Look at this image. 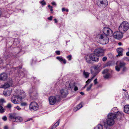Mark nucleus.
<instances>
[{
	"instance_id": "1",
	"label": "nucleus",
	"mask_w": 129,
	"mask_h": 129,
	"mask_svg": "<svg viewBox=\"0 0 129 129\" xmlns=\"http://www.w3.org/2000/svg\"><path fill=\"white\" fill-rule=\"evenodd\" d=\"M25 93L23 91H21L20 95H15L12 96L11 99V102L14 104L20 103L25 96Z\"/></svg>"
},
{
	"instance_id": "2",
	"label": "nucleus",
	"mask_w": 129,
	"mask_h": 129,
	"mask_svg": "<svg viewBox=\"0 0 129 129\" xmlns=\"http://www.w3.org/2000/svg\"><path fill=\"white\" fill-rule=\"evenodd\" d=\"M129 28V24L126 21L122 22L119 27V30L121 32L124 33Z\"/></svg>"
},
{
	"instance_id": "3",
	"label": "nucleus",
	"mask_w": 129,
	"mask_h": 129,
	"mask_svg": "<svg viewBox=\"0 0 129 129\" xmlns=\"http://www.w3.org/2000/svg\"><path fill=\"white\" fill-rule=\"evenodd\" d=\"M123 116V114L121 112L117 111L116 113H111L107 115L108 118L114 120L116 118H119Z\"/></svg>"
},
{
	"instance_id": "4",
	"label": "nucleus",
	"mask_w": 129,
	"mask_h": 129,
	"mask_svg": "<svg viewBox=\"0 0 129 129\" xmlns=\"http://www.w3.org/2000/svg\"><path fill=\"white\" fill-rule=\"evenodd\" d=\"M97 38L100 39V42L103 45L105 44L108 43L109 39L107 36H104L102 35L99 34L97 36Z\"/></svg>"
},
{
	"instance_id": "5",
	"label": "nucleus",
	"mask_w": 129,
	"mask_h": 129,
	"mask_svg": "<svg viewBox=\"0 0 129 129\" xmlns=\"http://www.w3.org/2000/svg\"><path fill=\"white\" fill-rule=\"evenodd\" d=\"M60 94L56 96L58 100H59L61 98H65L68 94L67 90L66 89H61L60 90Z\"/></svg>"
},
{
	"instance_id": "6",
	"label": "nucleus",
	"mask_w": 129,
	"mask_h": 129,
	"mask_svg": "<svg viewBox=\"0 0 129 129\" xmlns=\"http://www.w3.org/2000/svg\"><path fill=\"white\" fill-rule=\"evenodd\" d=\"M97 5L99 7L104 8L107 6L108 2L107 0H98Z\"/></svg>"
},
{
	"instance_id": "7",
	"label": "nucleus",
	"mask_w": 129,
	"mask_h": 129,
	"mask_svg": "<svg viewBox=\"0 0 129 129\" xmlns=\"http://www.w3.org/2000/svg\"><path fill=\"white\" fill-rule=\"evenodd\" d=\"M9 118L13 122H19L22 121V118L19 116L16 117L14 114H11L9 116Z\"/></svg>"
},
{
	"instance_id": "8",
	"label": "nucleus",
	"mask_w": 129,
	"mask_h": 129,
	"mask_svg": "<svg viewBox=\"0 0 129 129\" xmlns=\"http://www.w3.org/2000/svg\"><path fill=\"white\" fill-rule=\"evenodd\" d=\"M116 65L115 67L116 70L117 71H119L120 69L125 66L126 63L122 61H118L116 63Z\"/></svg>"
},
{
	"instance_id": "9",
	"label": "nucleus",
	"mask_w": 129,
	"mask_h": 129,
	"mask_svg": "<svg viewBox=\"0 0 129 129\" xmlns=\"http://www.w3.org/2000/svg\"><path fill=\"white\" fill-rule=\"evenodd\" d=\"M104 33L106 36H112L113 35V32L112 30L110 28L107 27H105L103 29Z\"/></svg>"
},
{
	"instance_id": "10",
	"label": "nucleus",
	"mask_w": 129,
	"mask_h": 129,
	"mask_svg": "<svg viewBox=\"0 0 129 129\" xmlns=\"http://www.w3.org/2000/svg\"><path fill=\"white\" fill-rule=\"evenodd\" d=\"M39 108L38 104L35 102H31L29 105V109L32 111H36Z\"/></svg>"
},
{
	"instance_id": "11",
	"label": "nucleus",
	"mask_w": 129,
	"mask_h": 129,
	"mask_svg": "<svg viewBox=\"0 0 129 129\" xmlns=\"http://www.w3.org/2000/svg\"><path fill=\"white\" fill-rule=\"evenodd\" d=\"M122 33L120 31H117L115 32L114 33H113L112 36L115 38L119 39L121 38L122 37Z\"/></svg>"
},
{
	"instance_id": "12",
	"label": "nucleus",
	"mask_w": 129,
	"mask_h": 129,
	"mask_svg": "<svg viewBox=\"0 0 129 129\" xmlns=\"http://www.w3.org/2000/svg\"><path fill=\"white\" fill-rule=\"evenodd\" d=\"M94 52L98 55H103L104 52V50L102 48H99L95 49Z\"/></svg>"
},
{
	"instance_id": "13",
	"label": "nucleus",
	"mask_w": 129,
	"mask_h": 129,
	"mask_svg": "<svg viewBox=\"0 0 129 129\" xmlns=\"http://www.w3.org/2000/svg\"><path fill=\"white\" fill-rule=\"evenodd\" d=\"M90 57L91 58V60L93 61H98L99 57V55L94 52L93 53L90 54Z\"/></svg>"
},
{
	"instance_id": "14",
	"label": "nucleus",
	"mask_w": 129,
	"mask_h": 129,
	"mask_svg": "<svg viewBox=\"0 0 129 129\" xmlns=\"http://www.w3.org/2000/svg\"><path fill=\"white\" fill-rule=\"evenodd\" d=\"M56 98L54 96H51L49 98V103L51 105H54L56 103Z\"/></svg>"
},
{
	"instance_id": "15",
	"label": "nucleus",
	"mask_w": 129,
	"mask_h": 129,
	"mask_svg": "<svg viewBox=\"0 0 129 129\" xmlns=\"http://www.w3.org/2000/svg\"><path fill=\"white\" fill-rule=\"evenodd\" d=\"M103 74V76L104 78L106 79H107L110 77L111 75L109 73L108 70L106 69L104 70L102 72Z\"/></svg>"
},
{
	"instance_id": "16",
	"label": "nucleus",
	"mask_w": 129,
	"mask_h": 129,
	"mask_svg": "<svg viewBox=\"0 0 129 129\" xmlns=\"http://www.w3.org/2000/svg\"><path fill=\"white\" fill-rule=\"evenodd\" d=\"M114 120L113 119L108 118L107 121V124L108 125L111 126L113 125L114 123Z\"/></svg>"
},
{
	"instance_id": "17",
	"label": "nucleus",
	"mask_w": 129,
	"mask_h": 129,
	"mask_svg": "<svg viewBox=\"0 0 129 129\" xmlns=\"http://www.w3.org/2000/svg\"><path fill=\"white\" fill-rule=\"evenodd\" d=\"M7 75L5 73H3L0 75V80H5L7 78Z\"/></svg>"
},
{
	"instance_id": "18",
	"label": "nucleus",
	"mask_w": 129,
	"mask_h": 129,
	"mask_svg": "<svg viewBox=\"0 0 129 129\" xmlns=\"http://www.w3.org/2000/svg\"><path fill=\"white\" fill-rule=\"evenodd\" d=\"M123 49L122 48H119L117 49V51L118 53V55H117V57L121 56L122 55V53Z\"/></svg>"
},
{
	"instance_id": "19",
	"label": "nucleus",
	"mask_w": 129,
	"mask_h": 129,
	"mask_svg": "<svg viewBox=\"0 0 129 129\" xmlns=\"http://www.w3.org/2000/svg\"><path fill=\"white\" fill-rule=\"evenodd\" d=\"M56 58L61 62H62L64 64H66L67 62L66 60L65 59H63L61 57L58 56Z\"/></svg>"
},
{
	"instance_id": "20",
	"label": "nucleus",
	"mask_w": 129,
	"mask_h": 129,
	"mask_svg": "<svg viewBox=\"0 0 129 129\" xmlns=\"http://www.w3.org/2000/svg\"><path fill=\"white\" fill-rule=\"evenodd\" d=\"M124 111L125 113L129 114V105H125L124 106Z\"/></svg>"
},
{
	"instance_id": "21",
	"label": "nucleus",
	"mask_w": 129,
	"mask_h": 129,
	"mask_svg": "<svg viewBox=\"0 0 129 129\" xmlns=\"http://www.w3.org/2000/svg\"><path fill=\"white\" fill-rule=\"evenodd\" d=\"M12 91L11 90H8L5 92H4V94L6 96H9L11 94Z\"/></svg>"
},
{
	"instance_id": "22",
	"label": "nucleus",
	"mask_w": 129,
	"mask_h": 129,
	"mask_svg": "<svg viewBox=\"0 0 129 129\" xmlns=\"http://www.w3.org/2000/svg\"><path fill=\"white\" fill-rule=\"evenodd\" d=\"M10 87V85L7 83H4L0 86V87L4 88H8Z\"/></svg>"
},
{
	"instance_id": "23",
	"label": "nucleus",
	"mask_w": 129,
	"mask_h": 129,
	"mask_svg": "<svg viewBox=\"0 0 129 129\" xmlns=\"http://www.w3.org/2000/svg\"><path fill=\"white\" fill-rule=\"evenodd\" d=\"M85 59L87 63H90L91 58L90 57V55H87L85 56Z\"/></svg>"
},
{
	"instance_id": "24",
	"label": "nucleus",
	"mask_w": 129,
	"mask_h": 129,
	"mask_svg": "<svg viewBox=\"0 0 129 129\" xmlns=\"http://www.w3.org/2000/svg\"><path fill=\"white\" fill-rule=\"evenodd\" d=\"M96 71L95 72H93L92 70H91V74H92V76L93 78H94L99 72L100 71L99 70H96Z\"/></svg>"
},
{
	"instance_id": "25",
	"label": "nucleus",
	"mask_w": 129,
	"mask_h": 129,
	"mask_svg": "<svg viewBox=\"0 0 129 129\" xmlns=\"http://www.w3.org/2000/svg\"><path fill=\"white\" fill-rule=\"evenodd\" d=\"M89 73L85 72V71H84L83 73V76H84L85 78H88L89 76Z\"/></svg>"
},
{
	"instance_id": "26",
	"label": "nucleus",
	"mask_w": 129,
	"mask_h": 129,
	"mask_svg": "<svg viewBox=\"0 0 129 129\" xmlns=\"http://www.w3.org/2000/svg\"><path fill=\"white\" fill-rule=\"evenodd\" d=\"M59 122L58 121H57L53 126L52 127V129H53L55 128L57 126L59 125Z\"/></svg>"
},
{
	"instance_id": "27",
	"label": "nucleus",
	"mask_w": 129,
	"mask_h": 129,
	"mask_svg": "<svg viewBox=\"0 0 129 129\" xmlns=\"http://www.w3.org/2000/svg\"><path fill=\"white\" fill-rule=\"evenodd\" d=\"M94 129H103V126L101 124H98Z\"/></svg>"
},
{
	"instance_id": "28",
	"label": "nucleus",
	"mask_w": 129,
	"mask_h": 129,
	"mask_svg": "<svg viewBox=\"0 0 129 129\" xmlns=\"http://www.w3.org/2000/svg\"><path fill=\"white\" fill-rule=\"evenodd\" d=\"M5 110L3 107L0 105V113H2L5 112Z\"/></svg>"
},
{
	"instance_id": "29",
	"label": "nucleus",
	"mask_w": 129,
	"mask_h": 129,
	"mask_svg": "<svg viewBox=\"0 0 129 129\" xmlns=\"http://www.w3.org/2000/svg\"><path fill=\"white\" fill-rule=\"evenodd\" d=\"M20 103V106H26L27 105V103L25 102H21Z\"/></svg>"
},
{
	"instance_id": "30",
	"label": "nucleus",
	"mask_w": 129,
	"mask_h": 129,
	"mask_svg": "<svg viewBox=\"0 0 129 129\" xmlns=\"http://www.w3.org/2000/svg\"><path fill=\"white\" fill-rule=\"evenodd\" d=\"M83 106L82 105L81 103H80L77 105V108L79 110Z\"/></svg>"
},
{
	"instance_id": "31",
	"label": "nucleus",
	"mask_w": 129,
	"mask_h": 129,
	"mask_svg": "<svg viewBox=\"0 0 129 129\" xmlns=\"http://www.w3.org/2000/svg\"><path fill=\"white\" fill-rule=\"evenodd\" d=\"M93 78L92 77L90 79H89L86 82V83H87L86 84L87 85L93 79Z\"/></svg>"
},
{
	"instance_id": "32",
	"label": "nucleus",
	"mask_w": 129,
	"mask_h": 129,
	"mask_svg": "<svg viewBox=\"0 0 129 129\" xmlns=\"http://www.w3.org/2000/svg\"><path fill=\"white\" fill-rule=\"evenodd\" d=\"M92 85V84H90L89 86L87 88L86 90L87 91H89L90 90Z\"/></svg>"
},
{
	"instance_id": "33",
	"label": "nucleus",
	"mask_w": 129,
	"mask_h": 129,
	"mask_svg": "<svg viewBox=\"0 0 129 129\" xmlns=\"http://www.w3.org/2000/svg\"><path fill=\"white\" fill-rule=\"evenodd\" d=\"M14 108L17 109L19 111H20L21 110V108L20 107L18 106H17L16 107H14Z\"/></svg>"
},
{
	"instance_id": "34",
	"label": "nucleus",
	"mask_w": 129,
	"mask_h": 129,
	"mask_svg": "<svg viewBox=\"0 0 129 129\" xmlns=\"http://www.w3.org/2000/svg\"><path fill=\"white\" fill-rule=\"evenodd\" d=\"M122 71L123 72L125 71L127 69L125 67V66L122 67Z\"/></svg>"
},
{
	"instance_id": "35",
	"label": "nucleus",
	"mask_w": 129,
	"mask_h": 129,
	"mask_svg": "<svg viewBox=\"0 0 129 129\" xmlns=\"http://www.w3.org/2000/svg\"><path fill=\"white\" fill-rule=\"evenodd\" d=\"M7 107L9 108H11L12 107V106L11 104L10 103L8 104L7 105Z\"/></svg>"
},
{
	"instance_id": "36",
	"label": "nucleus",
	"mask_w": 129,
	"mask_h": 129,
	"mask_svg": "<svg viewBox=\"0 0 129 129\" xmlns=\"http://www.w3.org/2000/svg\"><path fill=\"white\" fill-rule=\"evenodd\" d=\"M41 3L42 5H45L46 4V3L44 0H43L41 2Z\"/></svg>"
},
{
	"instance_id": "37",
	"label": "nucleus",
	"mask_w": 129,
	"mask_h": 129,
	"mask_svg": "<svg viewBox=\"0 0 129 129\" xmlns=\"http://www.w3.org/2000/svg\"><path fill=\"white\" fill-rule=\"evenodd\" d=\"M98 68L99 67L98 66H95L93 67V68L95 71L99 70H98Z\"/></svg>"
},
{
	"instance_id": "38",
	"label": "nucleus",
	"mask_w": 129,
	"mask_h": 129,
	"mask_svg": "<svg viewBox=\"0 0 129 129\" xmlns=\"http://www.w3.org/2000/svg\"><path fill=\"white\" fill-rule=\"evenodd\" d=\"M72 56L71 55H69L67 57V58L69 60H71V59Z\"/></svg>"
},
{
	"instance_id": "39",
	"label": "nucleus",
	"mask_w": 129,
	"mask_h": 129,
	"mask_svg": "<svg viewBox=\"0 0 129 129\" xmlns=\"http://www.w3.org/2000/svg\"><path fill=\"white\" fill-rule=\"evenodd\" d=\"M107 57L106 56L104 57L102 59L103 61H105L107 59Z\"/></svg>"
},
{
	"instance_id": "40",
	"label": "nucleus",
	"mask_w": 129,
	"mask_h": 129,
	"mask_svg": "<svg viewBox=\"0 0 129 129\" xmlns=\"http://www.w3.org/2000/svg\"><path fill=\"white\" fill-rule=\"evenodd\" d=\"M2 119L4 121H6L7 120V117L6 116H3Z\"/></svg>"
},
{
	"instance_id": "41",
	"label": "nucleus",
	"mask_w": 129,
	"mask_h": 129,
	"mask_svg": "<svg viewBox=\"0 0 129 129\" xmlns=\"http://www.w3.org/2000/svg\"><path fill=\"white\" fill-rule=\"evenodd\" d=\"M94 84L95 85L96 84L98 83V82L97 81V79H95L94 81Z\"/></svg>"
},
{
	"instance_id": "42",
	"label": "nucleus",
	"mask_w": 129,
	"mask_h": 129,
	"mask_svg": "<svg viewBox=\"0 0 129 129\" xmlns=\"http://www.w3.org/2000/svg\"><path fill=\"white\" fill-rule=\"evenodd\" d=\"M53 17L52 16H51L49 17L48 18V19L50 20H51Z\"/></svg>"
},
{
	"instance_id": "43",
	"label": "nucleus",
	"mask_w": 129,
	"mask_h": 129,
	"mask_svg": "<svg viewBox=\"0 0 129 129\" xmlns=\"http://www.w3.org/2000/svg\"><path fill=\"white\" fill-rule=\"evenodd\" d=\"M78 90V87L76 86H75L74 88V90L75 91H76L77 90Z\"/></svg>"
},
{
	"instance_id": "44",
	"label": "nucleus",
	"mask_w": 129,
	"mask_h": 129,
	"mask_svg": "<svg viewBox=\"0 0 129 129\" xmlns=\"http://www.w3.org/2000/svg\"><path fill=\"white\" fill-rule=\"evenodd\" d=\"M55 52L56 54L57 55H59L60 54V52L59 51H56Z\"/></svg>"
},
{
	"instance_id": "45",
	"label": "nucleus",
	"mask_w": 129,
	"mask_h": 129,
	"mask_svg": "<svg viewBox=\"0 0 129 129\" xmlns=\"http://www.w3.org/2000/svg\"><path fill=\"white\" fill-rule=\"evenodd\" d=\"M53 7H51L50 8H49V9H50V11L51 12V13H53Z\"/></svg>"
},
{
	"instance_id": "46",
	"label": "nucleus",
	"mask_w": 129,
	"mask_h": 129,
	"mask_svg": "<svg viewBox=\"0 0 129 129\" xmlns=\"http://www.w3.org/2000/svg\"><path fill=\"white\" fill-rule=\"evenodd\" d=\"M51 4L53 5H54V6H56V3L54 2H52L51 3Z\"/></svg>"
},
{
	"instance_id": "47",
	"label": "nucleus",
	"mask_w": 129,
	"mask_h": 129,
	"mask_svg": "<svg viewBox=\"0 0 129 129\" xmlns=\"http://www.w3.org/2000/svg\"><path fill=\"white\" fill-rule=\"evenodd\" d=\"M74 86V85H72V86H71L69 84V85L68 86V88L69 87H70L71 88H73V87Z\"/></svg>"
},
{
	"instance_id": "48",
	"label": "nucleus",
	"mask_w": 129,
	"mask_h": 129,
	"mask_svg": "<svg viewBox=\"0 0 129 129\" xmlns=\"http://www.w3.org/2000/svg\"><path fill=\"white\" fill-rule=\"evenodd\" d=\"M78 110V109L77 108V107L75 108H74L73 109V110L74 111H76L77 110Z\"/></svg>"
},
{
	"instance_id": "49",
	"label": "nucleus",
	"mask_w": 129,
	"mask_h": 129,
	"mask_svg": "<svg viewBox=\"0 0 129 129\" xmlns=\"http://www.w3.org/2000/svg\"><path fill=\"white\" fill-rule=\"evenodd\" d=\"M66 10V9L65 8H63L62 9V12H63L65 11Z\"/></svg>"
},
{
	"instance_id": "50",
	"label": "nucleus",
	"mask_w": 129,
	"mask_h": 129,
	"mask_svg": "<svg viewBox=\"0 0 129 129\" xmlns=\"http://www.w3.org/2000/svg\"><path fill=\"white\" fill-rule=\"evenodd\" d=\"M0 101L1 102H2V103H3V102L4 101V99H1L0 100Z\"/></svg>"
},
{
	"instance_id": "51",
	"label": "nucleus",
	"mask_w": 129,
	"mask_h": 129,
	"mask_svg": "<svg viewBox=\"0 0 129 129\" xmlns=\"http://www.w3.org/2000/svg\"><path fill=\"white\" fill-rule=\"evenodd\" d=\"M126 55L127 56H129V51L127 52L126 53Z\"/></svg>"
},
{
	"instance_id": "52",
	"label": "nucleus",
	"mask_w": 129,
	"mask_h": 129,
	"mask_svg": "<svg viewBox=\"0 0 129 129\" xmlns=\"http://www.w3.org/2000/svg\"><path fill=\"white\" fill-rule=\"evenodd\" d=\"M8 127L7 126H5L4 127V129H8Z\"/></svg>"
},
{
	"instance_id": "53",
	"label": "nucleus",
	"mask_w": 129,
	"mask_h": 129,
	"mask_svg": "<svg viewBox=\"0 0 129 129\" xmlns=\"http://www.w3.org/2000/svg\"><path fill=\"white\" fill-rule=\"evenodd\" d=\"M14 54H12V56H13V57H16V54H15H15L14 53Z\"/></svg>"
},
{
	"instance_id": "54",
	"label": "nucleus",
	"mask_w": 129,
	"mask_h": 129,
	"mask_svg": "<svg viewBox=\"0 0 129 129\" xmlns=\"http://www.w3.org/2000/svg\"><path fill=\"white\" fill-rule=\"evenodd\" d=\"M80 94H81L82 95H83L84 94V93L83 92H80Z\"/></svg>"
},
{
	"instance_id": "55",
	"label": "nucleus",
	"mask_w": 129,
	"mask_h": 129,
	"mask_svg": "<svg viewBox=\"0 0 129 129\" xmlns=\"http://www.w3.org/2000/svg\"><path fill=\"white\" fill-rule=\"evenodd\" d=\"M118 45L119 46H121L122 45V43L121 42H119L118 43Z\"/></svg>"
},
{
	"instance_id": "56",
	"label": "nucleus",
	"mask_w": 129,
	"mask_h": 129,
	"mask_svg": "<svg viewBox=\"0 0 129 129\" xmlns=\"http://www.w3.org/2000/svg\"><path fill=\"white\" fill-rule=\"evenodd\" d=\"M117 109V108L116 107H114L113 108V109H112V110L113 111L114 110H116Z\"/></svg>"
},
{
	"instance_id": "57",
	"label": "nucleus",
	"mask_w": 129,
	"mask_h": 129,
	"mask_svg": "<svg viewBox=\"0 0 129 129\" xmlns=\"http://www.w3.org/2000/svg\"><path fill=\"white\" fill-rule=\"evenodd\" d=\"M54 20L55 21V23H57V21L56 19H54Z\"/></svg>"
},
{
	"instance_id": "58",
	"label": "nucleus",
	"mask_w": 129,
	"mask_h": 129,
	"mask_svg": "<svg viewBox=\"0 0 129 129\" xmlns=\"http://www.w3.org/2000/svg\"><path fill=\"white\" fill-rule=\"evenodd\" d=\"M18 67H16L15 68H12V71L14 70V69H15V70L17 69V68H18Z\"/></svg>"
},
{
	"instance_id": "59",
	"label": "nucleus",
	"mask_w": 129,
	"mask_h": 129,
	"mask_svg": "<svg viewBox=\"0 0 129 129\" xmlns=\"http://www.w3.org/2000/svg\"><path fill=\"white\" fill-rule=\"evenodd\" d=\"M1 9H0V17L1 16V15L2 14V11H1Z\"/></svg>"
},
{
	"instance_id": "60",
	"label": "nucleus",
	"mask_w": 129,
	"mask_h": 129,
	"mask_svg": "<svg viewBox=\"0 0 129 129\" xmlns=\"http://www.w3.org/2000/svg\"><path fill=\"white\" fill-rule=\"evenodd\" d=\"M65 11L67 12H68L69 11V10H68V9H66Z\"/></svg>"
},
{
	"instance_id": "61",
	"label": "nucleus",
	"mask_w": 129,
	"mask_h": 129,
	"mask_svg": "<svg viewBox=\"0 0 129 129\" xmlns=\"http://www.w3.org/2000/svg\"><path fill=\"white\" fill-rule=\"evenodd\" d=\"M51 6H50V5H48V7L49 8H51Z\"/></svg>"
},
{
	"instance_id": "62",
	"label": "nucleus",
	"mask_w": 129,
	"mask_h": 129,
	"mask_svg": "<svg viewBox=\"0 0 129 129\" xmlns=\"http://www.w3.org/2000/svg\"><path fill=\"white\" fill-rule=\"evenodd\" d=\"M87 85V84H86L85 85V86L84 87V88H85V86H86Z\"/></svg>"
},
{
	"instance_id": "63",
	"label": "nucleus",
	"mask_w": 129,
	"mask_h": 129,
	"mask_svg": "<svg viewBox=\"0 0 129 129\" xmlns=\"http://www.w3.org/2000/svg\"><path fill=\"white\" fill-rule=\"evenodd\" d=\"M104 126L106 128H107V126H105H105Z\"/></svg>"
},
{
	"instance_id": "64",
	"label": "nucleus",
	"mask_w": 129,
	"mask_h": 129,
	"mask_svg": "<svg viewBox=\"0 0 129 129\" xmlns=\"http://www.w3.org/2000/svg\"><path fill=\"white\" fill-rule=\"evenodd\" d=\"M128 50L129 51V48H128Z\"/></svg>"
}]
</instances>
